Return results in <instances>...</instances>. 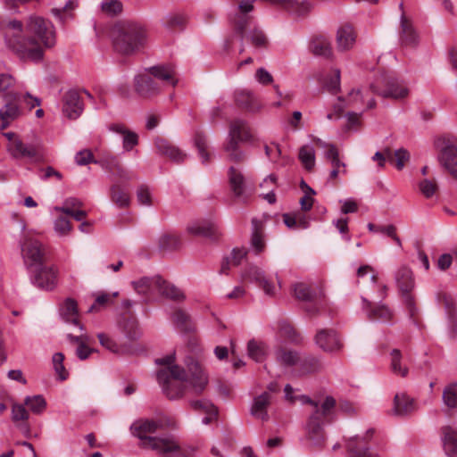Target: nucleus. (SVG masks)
<instances>
[{
	"label": "nucleus",
	"mask_w": 457,
	"mask_h": 457,
	"mask_svg": "<svg viewBox=\"0 0 457 457\" xmlns=\"http://www.w3.org/2000/svg\"><path fill=\"white\" fill-rule=\"evenodd\" d=\"M174 361V353L155 360L157 365L166 366L156 374L158 383L162 386L164 394L170 399L179 398L187 386H191L197 394L202 393L208 384V376L200 364L188 357L186 361L187 367L186 371L178 365H172Z\"/></svg>",
	"instance_id": "obj_1"
},
{
	"label": "nucleus",
	"mask_w": 457,
	"mask_h": 457,
	"mask_svg": "<svg viewBox=\"0 0 457 457\" xmlns=\"http://www.w3.org/2000/svg\"><path fill=\"white\" fill-rule=\"evenodd\" d=\"M176 421L170 417H161L157 420H139L135 421L130 430L133 436L140 439V446L151 449L166 457H195V449L182 445L174 435L151 436L148 434L161 429L176 428Z\"/></svg>",
	"instance_id": "obj_2"
},
{
	"label": "nucleus",
	"mask_w": 457,
	"mask_h": 457,
	"mask_svg": "<svg viewBox=\"0 0 457 457\" xmlns=\"http://www.w3.org/2000/svg\"><path fill=\"white\" fill-rule=\"evenodd\" d=\"M26 31L29 35L28 38L10 40L9 46L14 51L33 61H39L43 57V45L50 48L55 45L54 27L49 21L42 17L31 15L26 24Z\"/></svg>",
	"instance_id": "obj_3"
},
{
	"label": "nucleus",
	"mask_w": 457,
	"mask_h": 457,
	"mask_svg": "<svg viewBox=\"0 0 457 457\" xmlns=\"http://www.w3.org/2000/svg\"><path fill=\"white\" fill-rule=\"evenodd\" d=\"M110 35L115 51L125 55L133 54L146 42L145 29L132 21L116 22L112 27Z\"/></svg>",
	"instance_id": "obj_4"
},
{
	"label": "nucleus",
	"mask_w": 457,
	"mask_h": 457,
	"mask_svg": "<svg viewBox=\"0 0 457 457\" xmlns=\"http://www.w3.org/2000/svg\"><path fill=\"white\" fill-rule=\"evenodd\" d=\"M178 82L176 71L170 65L152 66L144 74L135 78L136 91L141 96H151L158 94L162 87H174Z\"/></svg>",
	"instance_id": "obj_5"
},
{
	"label": "nucleus",
	"mask_w": 457,
	"mask_h": 457,
	"mask_svg": "<svg viewBox=\"0 0 457 457\" xmlns=\"http://www.w3.org/2000/svg\"><path fill=\"white\" fill-rule=\"evenodd\" d=\"M307 403L313 407L306 425L307 439L312 445L321 446L325 441L323 425L330 421V415L335 408L336 401L333 397L327 396L321 404L311 399H308Z\"/></svg>",
	"instance_id": "obj_6"
},
{
	"label": "nucleus",
	"mask_w": 457,
	"mask_h": 457,
	"mask_svg": "<svg viewBox=\"0 0 457 457\" xmlns=\"http://www.w3.org/2000/svg\"><path fill=\"white\" fill-rule=\"evenodd\" d=\"M395 281L410 315L414 316L417 309L414 297L411 295L415 286L412 271L407 267H401L395 273Z\"/></svg>",
	"instance_id": "obj_7"
},
{
	"label": "nucleus",
	"mask_w": 457,
	"mask_h": 457,
	"mask_svg": "<svg viewBox=\"0 0 457 457\" xmlns=\"http://www.w3.org/2000/svg\"><path fill=\"white\" fill-rule=\"evenodd\" d=\"M228 179L234 198L238 202L246 203L253 194V187L243 172L239 169L231 166L228 170Z\"/></svg>",
	"instance_id": "obj_8"
},
{
	"label": "nucleus",
	"mask_w": 457,
	"mask_h": 457,
	"mask_svg": "<svg viewBox=\"0 0 457 457\" xmlns=\"http://www.w3.org/2000/svg\"><path fill=\"white\" fill-rule=\"evenodd\" d=\"M21 98L18 93L10 92L4 96V104L0 108V130L4 131L22 115L19 105Z\"/></svg>",
	"instance_id": "obj_9"
},
{
	"label": "nucleus",
	"mask_w": 457,
	"mask_h": 457,
	"mask_svg": "<svg viewBox=\"0 0 457 457\" xmlns=\"http://www.w3.org/2000/svg\"><path fill=\"white\" fill-rule=\"evenodd\" d=\"M373 433V429H369L364 436L356 435L345 440L348 457H379L369 446L368 440L371 438Z\"/></svg>",
	"instance_id": "obj_10"
},
{
	"label": "nucleus",
	"mask_w": 457,
	"mask_h": 457,
	"mask_svg": "<svg viewBox=\"0 0 457 457\" xmlns=\"http://www.w3.org/2000/svg\"><path fill=\"white\" fill-rule=\"evenodd\" d=\"M399 43L403 47L415 48L420 43V35L412 20L403 12L398 29Z\"/></svg>",
	"instance_id": "obj_11"
},
{
	"label": "nucleus",
	"mask_w": 457,
	"mask_h": 457,
	"mask_svg": "<svg viewBox=\"0 0 457 457\" xmlns=\"http://www.w3.org/2000/svg\"><path fill=\"white\" fill-rule=\"evenodd\" d=\"M21 252L25 262L29 265H41L44 262L45 247L33 237H25L21 244Z\"/></svg>",
	"instance_id": "obj_12"
},
{
	"label": "nucleus",
	"mask_w": 457,
	"mask_h": 457,
	"mask_svg": "<svg viewBox=\"0 0 457 457\" xmlns=\"http://www.w3.org/2000/svg\"><path fill=\"white\" fill-rule=\"evenodd\" d=\"M314 341L318 347L326 353H335L343 347L337 331L332 328L319 329L314 337Z\"/></svg>",
	"instance_id": "obj_13"
},
{
	"label": "nucleus",
	"mask_w": 457,
	"mask_h": 457,
	"mask_svg": "<svg viewBox=\"0 0 457 457\" xmlns=\"http://www.w3.org/2000/svg\"><path fill=\"white\" fill-rule=\"evenodd\" d=\"M84 111L83 101L76 90H69L62 96V114L69 120H77Z\"/></svg>",
	"instance_id": "obj_14"
},
{
	"label": "nucleus",
	"mask_w": 457,
	"mask_h": 457,
	"mask_svg": "<svg viewBox=\"0 0 457 457\" xmlns=\"http://www.w3.org/2000/svg\"><path fill=\"white\" fill-rule=\"evenodd\" d=\"M7 150L15 159L29 158L37 160L41 157V146L39 144H24L21 138L12 143H9Z\"/></svg>",
	"instance_id": "obj_15"
},
{
	"label": "nucleus",
	"mask_w": 457,
	"mask_h": 457,
	"mask_svg": "<svg viewBox=\"0 0 457 457\" xmlns=\"http://www.w3.org/2000/svg\"><path fill=\"white\" fill-rule=\"evenodd\" d=\"M370 90L384 98L393 99L404 98L409 93L408 88L394 78L386 79V88L384 90L379 91L374 84L370 85Z\"/></svg>",
	"instance_id": "obj_16"
},
{
	"label": "nucleus",
	"mask_w": 457,
	"mask_h": 457,
	"mask_svg": "<svg viewBox=\"0 0 457 457\" xmlns=\"http://www.w3.org/2000/svg\"><path fill=\"white\" fill-rule=\"evenodd\" d=\"M437 303L444 306L445 315L451 328L452 337L457 335V310L453 297L445 293L440 292L436 295Z\"/></svg>",
	"instance_id": "obj_17"
},
{
	"label": "nucleus",
	"mask_w": 457,
	"mask_h": 457,
	"mask_svg": "<svg viewBox=\"0 0 457 457\" xmlns=\"http://www.w3.org/2000/svg\"><path fill=\"white\" fill-rule=\"evenodd\" d=\"M271 401L272 396L269 392H263L255 396L250 408L251 415L263 422L268 421L270 420L268 408L271 404Z\"/></svg>",
	"instance_id": "obj_18"
},
{
	"label": "nucleus",
	"mask_w": 457,
	"mask_h": 457,
	"mask_svg": "<svg viewBox=\"0 0 457 457\" xmlns=\"http://www.w3.org/2000/svg\"><path fill=\"white\" fill-rule=\"evenodd\" d=\"M243 277L245 279H247L250 282L256 283L266 295H274L275 287L266 278L264 271L262 269L256 266H251L245 271Z\"/></svg>",
	"instance_id": "obj_19"
},
{
	"label": "nucleus",
	"mask_w": 457,
	"mask_h": 457,
	"mask_svg": "<svg viewBox=\"0 0 457 457\" xmlns=\"http://www.w3.org/2000/svg\"><path fill=\"white\" fill-rule=\"evenodd\" d=\"M32 281L41 289L53 290L57 283V272L53 267H41L37 270Z\"/></svg>",
	"instance_id": "obj_20"
},
{
	"label": "nucleus",
	"mask_w": 457,
	"mask_h": 457,
	"mask_svg": "<svg viewBox=\"0 0 457 457\" xmlns=\"http://www.w3.org/2000/svg\"><path fill=\"white\" fill-rule=\"evenodd\" d=\"M438 161L453 177L457 179V145L447 144L441 150Z\"/></svg>",
	"instance_id": "obj_21"
},
{
	"label": "nucleus",
	"mask_w": 457,
	"mask_h": 457,
	"mask_svg": "<svg viewBox=\"0 0 457 457\" xmlns=\"http://www.w3.org/2000/svg\"><path fill=\"white\" fill-rule=\"evenodd\" d=\"M234 97L237 105L249 112L255 113L262 107L257 97L250 90H238L235 93Z\"/></svg>",
	"instance_id": "obj_22"
},
{
	"label": "nucleus",
	"mask_w": 457,
	"mask_h": 457,
	"mask_svg": "<svg viewBox=\"0 0 457 457\" xmlns=\"http://www.w3.org/2000/svg\"><path fill=\"white\" fill-rule=\"evenodd\" d=\"M154 145L160 154L168 157L177 163L183 162L187 158V154L183 151L166 139L157 138Z\"/></svg>",
	"instance_id": "obj_23"
},
{
	"label": "nucleus",
	"mask_w": 457,
	"mask_h": 457,
	"mask_svg": "<svg viewBox=\"0 0 457 457\" xmlns=\"http://www.w3.org/2000/svg\"><path fill=\"white\" fill-rule=\"evenodd\" d=\"M363 310L366 312L367 316L371 320H378L382 322H388L393 318L392 311L385 304H380L373 307L371 302L362 297Z\"/></svg>",
	"instance_id": "obj_24"
},
{
	"label": "nucleus",
	"mask_w": 457,
	"mask_h": 457,
	"mask_svg": "<svg viewBox=\"0 0 457 457\" xmlns=\"http://www.w3.org/2000/svg\"><path fill=\"white\" fill-rule=\"evenodd\" d=\"M161 283L162 278L155 276L153 278H142L137 281H134L133 286L138 294L150 298L157 293L158 287L162 285Z\"/></svg>",
	"instance_id": "obj_25"
},
{
	"label": "nucleus",
	"mask_w": 457,
	"mask_h": 457,
	"mask_svg": "<svg viewBox=\"0 0 457 457\" xmlns=\"http://www.w3.org/2000/svg\"><path fill=\"white\" fill-rule=\"evenodd\" d=\"M189 233L203 236L212 240H216L221 235L219 226L215 222L204 221L195 223L187 228Z\"/></svg>",
	"instance_id": "obj_26"
},
{
	"label": "nucleus",
	"mask_w": 457,
	"mask_h": 457,
	"mask_svg": "<svg viewBox=\"0 0 457 457\" xmlns=\"http://www.w3.org/2000/svg\"><path fill=\"white\" fill-rule=\"evenodd\" d=\"M444 451L449 457L457 456V428L445 426L441 428Z\"/></svg>",
	"instance_id": "obj_27"
},
{
	"label": "nucleus",
	"mask_w": 457,
	"mask_h": 457,
	"mask_svg": "<svg viewBox=\"0 0 457 457\" xmlns=\"http://www.w3.org/2000/svg\"><path fill=\"white\" fill-rule=\"evenodd\" d=\"M228 139L246 142L252 139L248 123L241 119H236L229 125Z\"/></svg>",
	"instance_id": "obj_28"
},
{
	"label": "nucleus",
	"mask_w": 457,
	"mask_h": 457,
	"mask_svg": "<svg viewBox=\"0 0 457 457\" xmlns=\"http://www.w3.org/2000/svg\"><path fill=\"white\" fill-rule=\"evenodd\" d=\"M356 39L353 28L349 24L341 26L337 33V46L339 51L350 50Z\"/></svg>",
	"instance_id": "obj_29"
},
{
	"label": "nucleus",
	"mask_w": 457,
	"mask_h": 457,
	"mask_svg": "<svg viewBox=\"0 0 457 457\" xmlns=\"http://www.w3.org/2000/svg\"><path fill=\"white\" fill-rule=\"evenodd\" d=\"M110 130L120 134L123 137L122 146L124 151H131L138 144V136L136 132L128 129L122 124H112L110 126Z\"/></svg>",
	"instance_id": "obj_30"
},
{
	"label": "nucleus",
	"mask_w": 457,
	"mask_h": 457,
	"mask_svg": "<svg viewBox=\"0 0 457 457\" xmlns=\"http://www.w3.org/2000/svg\"><path fill=\"white\" fill-rule=\"evenodd\" d=\"M415 410V403L412 398L405 394H396L394 399L393 413L397 416H405Z\"/></svg>",
	"instance_id": "obj_31"
},
{
	"label": "nucleus",
	"mask_w": 457,
	"mask_h": 457,
	"mask_svg": "<svg viewBox=\"0 0 457 457\" xmlns=\"http://www.w3.org/2000/svg\"><path fill=\"white\" fill-rule=\"evenodd\" d=\"M60 314L66 322L79 326L80 330L84 329L78 320V304L75 300L67 298L60 309Z\"/></svg>",
	"instance_id": "obj_32"
},
{
	"label": "nucleus",
	"mask_w": 457,
	"mask_h": 457,
	"mask_svg": "<svg viewBox=\"0 0 457 457\" xmlns=\"http://www.w3.org/2000/svg\"><path fill=\"white\" fill-rule=\"evenodd\" d=\"M100 345L115 354H126L132 352L131 347L127 345H119L112 337L105 333L97 334Z\"/></svg>",
	"instance_id": "obj_33"
},
{
	"label": "nucleus",
	"mask_w": 457,
	"mask_h": 457,
	"mask_svg": "<svg viewBox=\"0 0 457 457\" xmlns=\"http://www.w3.org/2000/svg\"><path fill=\"white\" fill-rule=\"evenodd\" d=\"M263 230V222L258 219H253L251 244L257 253L262 252L265 247Z\"/></svg>",
	"instance_id": "obj_34"
},
{
	"label": "nucleus",
	"mask_w": 457,
	"mask_h": 457,
	"mask_svg": "<svg viewBox=\"0 0 457 457\" xmlns=\"http://www.w3.org/2000/svg\"><path fill=\"white\" fill-rule=\"evenodd\" d=\"M120 328L125 337L130 341H136L141 337L137 320L134 317L124 316L120 322Z\"/></svg>",
	"instance_id": "obj_35"
},
{
	"label": "nucleus",
	"mask_w": 457,
	"mask_h": 457,
	"mask_svg": "<svg viewBox=\"0 0 457 457\" xmlns=\"http://www.w3.org/2000/svg\"><path fill=\"white\" fill-rule=\"evenodd\" d=\"M171 319L176 328L181 333L192 332L195 329L190 316L181 309H177L172 313Z\"/></svg>",
	"instance_id": "obj_36"
},
{
	"label": "nucleus",
	"mask_w": 457,
	"mask_h": 457,
	"mask_svg": "<svg viewBox=\"0 0 457 457\" xmlns=\"http://www.w3.org/2000/svg\"><path fill=\"white\" fill-rule=\"evenodd\" d=\"M274 354L277 362L285 367L295 366L300 361L299 353L294 350L278 347Z\"/></svg>",
	"instance_id": "obj_37"
},
{
	"label": "nucleus",
	"mask_w": 457,
	"mask_h": 457,
	"mask_svg": "<svg viewBox=\"0 0 457 457\" xmlns=\"http://www.w3.org/2000/svg\"><path fill=\"white\" fill-rule=\"evenodd\" d=\"M311 52L318 56L329 57L332 48L329 40L324 36L314 37L310 45Z\"/></svg>",
	"instance_id": "obj_38"
},
{
	"label": "nucleus",
	"mask_w": 457,
	"mask_h": 457,
	"mask_svg": "<svg viewBox=\"0 0 457 457\" xmlns=\"http://www.w3.org/2000/svg\"><path fill=\"white\" fill-rule=\"evenodd\" d=\"M110 197L113 204L120 208H127L130 204L129 193L120 184H113L110 188Z\"/></svg>",
	"instance_id": "obj_39"
},
{
	"label": "nucleus",
	"mask_w": 457,
	"mask_h": 457,
	"mask_svg": "<svg viewBox=\"0 0 457 457\" xmlns=\"http://www.w3.org/2000/svg\"><path fill=\"white\" fill-rule=\"evenodd\" d=\"M295 296L304 302L312 303L317 301L321 293L318 294L315 290H313L309 285L305 283H297L294 287Z\"/></svg>",
	"instance_id": "obj_40"
},
{
	"label": "nucleus",
	"mask_w": 457,
	"mask_h": 457,
	"mask_svg": "<svg viewBox=\"0 0 457 457\" xmlns=\"http://www.w3.org/2000/svg\"><path fill=\"white\" fill-rule=\"evenodd\" d=\"M248 356L256 362H262L266 358L268 347L263 342L252 339L247 344Z\"/></svg>",
	"instance_id": "obj_41"
},
{
	"label": "nucleus",
	"mask_w": 457,
	"mask_h": 457,
	"mask_svg": "<svg viewBox=\"0 0 457 457\" xmlns=\"http://www.w3.org/2000/svg\"><path fill=\"white\" fill-rule=\"evenodd\" d=\"M161 287L157 293L173 301H182L185 299L183 292L175 285L162 278Z\"/></svg>",
	"instance_id": "obj_42"
},
{
	"label": "nucleus",
	"mask_w": 457,
	"mask_h": 457,
	"mask_svg": "<svg viewBox=\"0 0 457 457\" xmlns=\"http://www.w3.org/2000/svg\"><path fill=\"white\" fill-rule=\"evenodd\" d=\"M285 9L292 14L301 17L308 14L311 12L312 9V4L307 0L302 2H298L296 0H287Z\"/></svg>",
	"instance_id": "obj_43"
},
{
	"label": "nucleus",
	"mask_w": 457,
	"mask_h": 457,
	"mask_svg": "<svg viewBox=\"0 0 457 457\" xmlns=\"http://www.w3.org/2000/svg\"><path fill=\"white\" fill-rule=\"evenodd\" d=\"M300 372L302 374H310L318 372L322 370L323 365L319 358L314 356H306L300 358L299 361Z\"/></svg>",
	"instance_id": "obj_44"
},
{
	"label": "nucleus",
	"mask_w": 457,
	"mask_h": 457,
	"mask_svg": "<svg viewBox=\"0 0 457 457\" xmlns=\"http://www.w3.org/2000/svg\"><path fill=\"white\" fill-rule=\"evenodd\" d=\"M194 145L198 151L202 163H208L211 160V155L207 151V138L202 132H196L194 137Z\"/></svg>",
	"instance_id": "obj_45"
},
{
	"label": "nucleus",
	"mask_w": 457,
	"mask_h": 457,
	"mask_svg": "<svg viewBox=\"0 0 457 457\" xmlns=\"http://www.w3.org/2000/svg\"><path fill=\"white\" fill-rule=\"evenodd\" d=\"M278 330L281 337L287 338L294 344H299L302 340L300 334L287 320H281L278 323Z\"/></svg>",
	"instance_id": "obj_46"
},
{
	"label": "nucleus",
	"mask_w": 457,
	"mask_h": 457,
	"mask_svg": "<svg viewBox=\"0 0 457 457\" xmlns=\"http://www.w3.org/2000/svg\"><path fill=\"white\" fill-rule=\"evenodd\" d=\"M442 399L446 407L457 408V382H452L444 388Z\"/></svg>",
	"instance_id": "obj_47"
},
{
	"label": "nucleus",
	"mask_w": 457,
	"mask_h": 457,
	"mask_svg": "<svg viewBox=\"0 0 457 457\" xmlns=\"http://www.w3.org/2000/svg\"><path fill=\"white\" fill-rule=\"evenodd\" d=\"M299 160L308 170H311L315 165V151L312 146L305 145L299 150Z\"/></svg>",
	"instance_id": "obj_48"
},
{
	"label": "nucleus",
	"mask_w": 457,
	"mask_h": 457,
	"mask_svg": "<svg viewBox=\"0 0 457 457\" xmlns=\"http://www.w3.org/2000/svg\"><path fill=\"white\" fill-rule=\"evenodd\" d=\"M234 139H228L224 149L228 154V159L234 162H242L245 160V154L240 150L238 143Z\"/></svg>",
	"instance_id": "obj_49"
},
{
	"label": "nucleus",
	"mask_w": 457,
	"mask_h": 457,
	"mask_svg": "<svg viewBox=\"0 0 457 457\" xmlns=\"http://www.w3.org/2000/svg\"><path fill=\"white\" fill-rule=\"evenodd\" d=\"M323 86L331 94L338 93L340 91V71L334 69L331 74L326 76Z\"/></svg>",
	"instance_id": "obj_50"
},
{
	"label": "nucleus",
	"mask_w": 457,
	"mask_h": 457,
	"mask_svg": "<svg viewBox=\"0 0 457 457\" xmlns=\"http://www.w3.org/2000/svg\"><path fill=\"white\" fill-rule=\"evenodd\" d=\"M24 403L36 414L43 412L46 407V400L40 395L27 396L24 400Z\"/></svg>",
	"instance_id": "obj_51"
},
{
	"label": "nucleus",
	"mask_w": 457,
	"mask_h": 457,
	"mask_svg": "<svg viewBox=\"0 0 457 457\" xmlns=\"http://www.w3.org/2000/svg\"><path fill=\"white\" fill-rule=\"evenodd\" d=\"M402 353L398 349H394L391 352V369L392 371L400 375L401 377H406L408 374V368L401 365Z\"/></svg>",
	"instance_id": "obj_52"
},
{
	"label": "nucleus",
	"mask_w": 457,
	"mask_h": 457,
	"mask_svg": "<svg viewBox=\"0 0 457 457\" xmlns=\"http://www.w3.org/2000/svg\"><path fill=\"white\" fill-rule=\"evenodd\" d=\"M96 163L99 164L103 169L112 173H113L120 165L118 158L110 154H104L100 159L96 161Z\"/></svg>",
	"instance_id": "obj_53"
},
{
	"label": "nucleus",
	"mask_w": 457,
	"mask_h": 457,
	"mask_svg": "<svg viewBox=\"0 0 457 457\" xmlns=\"http://www.w3.org/2000/svg\"><path fill=\"white\" fill-rule=\"evenodd\" d=\"M122 4L119 0H105L101 4V10L108 16H116L122 12Z\"/></svg>",
	"instance_id": "obj_54"
},
{
	"label": "nucleus",
	"mask_w": 457,
	"mask_h": 457,
	"mask_svg": "<svg viewBox=\"0 0 457 457\" xmlns=\"http://www.w3.org/2000/svg\"><path fill=\"white\" fill-rule=\"evenodd\" d=\"M180 245L178 236L173 234H164L159 238V245L162 250H174Z\"/></svg>",
	"instance_id": "obj_55"
},
{
	"label": "nucleus",
	"mask_w": 457,
	"mask_h": 457,
	"mask_svg": "<svg viewBox=\"0 0 457 457\" xmlns=\"http://www.w3.org/2000/svg\"><path fill=\"white\" fill-rule=\"evenodd\" d=\"M136 195L139 204L145 206L153 204L152 193L146 185H140L137 189Z\"/></svg>",
	"instance_id": "obj_56"
},
{
	"label": "nucleus",
	"mask_w": 457,
	"mask_h": 457,
	"mask_svg": "<svg viewBox=\"0 0 457 457\" xmlns=\"http://www.w3.org/2000/svg\"><path fill=\"white\" fill-rule=\"evenodd\" d=\"M255 47H266L268 39L262 30L254 29L246 37Z\"/></svg>",
	"instance_id": "obj_57"
},
{
	"label": "nucleus",
	"mask_w": 457,
	"mask_h": 457,
	"mask_svg": "<svg viewBox=\"0 0 457 457\" xmlns=\"http://www.w3.org/2000/svg\"><path fill=\"white\" fill-rule=\"evenodd\" d=\"M54 228L59 236H67L71 231L72 226L66 217L60 216L54 220Z\"/></svg>",
	"instance_id": "obj_58"
},
{
	"label": "nucleus",
	"mask_w": 457,
	"mask_h": 457,
	"mask_svg": "<svg viewBox=\"0 0 457 457\" xmlns=\"http://www.w3.org/2000/svg\"><path fill=\"white\" fill-rule=\"evenodd\" d=\"M190 405L195 411L204 413H214V411L218 410L211 401L206 399L192 401Z\"/></svg>",
	"instance_id": "obj_59"
},
{
	"label": "nucleus",
	"mask_w": 457,
	"mask_h": 457,
	"mask_svg": "<svg viewBox=\"0 0 457 457\" xmlns=\"http://www.w3.org/2000/svg\"><path fill=\"white\" fill-rule=\"evenodd\" d=\"M64 355L62 353H56L53 356V364L55 372L59 375L61 380H64L68 377V372L63 366Z\"/></svg>",
	"instance_id": "obj_60"
},
{
	"label": "nucleus",
	"mask_w": 457,
	"mask_h": 457,
	"mask_svg": "<svg viewBox=\"0 0 457 457\" xmlns=\"http://www.w3.org/2000/svg\"><path fill=\"white\" fill-rule=\"evenodd\" d=\"M419 188L426 198H431L437 191V185L435 181L423 179L419 183Z\"/></svg>",
	"instance_id": "obj_61"
},
{
	"label": "nucleus",
	"mask_w": 457,
	"mask_h": 457,
	"mask_svg": "<svg viewBox=\"0 0 457 457\" xmlns=\"http://www.w3.org/2000/svg\"><path fill=\"white\" fill-rule=\"evenodd\" d=\"M162 22L169 29L182 28L185 25L186 18L182 14H170L163 19Z\"/></svg>",
	"instance_id": "obj_62"
},
{
	"label": "nucleus",
	"mask_w": 457,
	"mask_h": 457,
	"mask_svg": "<svg viewBox=\"0 0 457 457\" xmlns=\"http://www.w3.org/2000/svg\"><path fill=\"white\" fill-rule=\"evenodd\" d=\"M7 27L10 30H12V32H10L9 34L6 35L8 44L11 39L12 41L13 40L22 41L23 38H21L19 36V33H21L22 31V23L21 21H9Z\"/></svg>",
	"instance_id": "obj_63"
},
{
	"label": "nucleus",
	"mask_w": 457,
	"mask_h": 457,
	"mask_svg": "<svg viewBox=\"0 0 457 457\" xmlns=\"http://www.w3.org/2000/svg\"><path fill=\"white\" fill-rule=\"evenodd\" d=\"M29 419V412L22 404L14 403L12 407V420L13 422L25 421Z\"/></svg>",
	"instance_id": "obj_64"
}]
</instances>
